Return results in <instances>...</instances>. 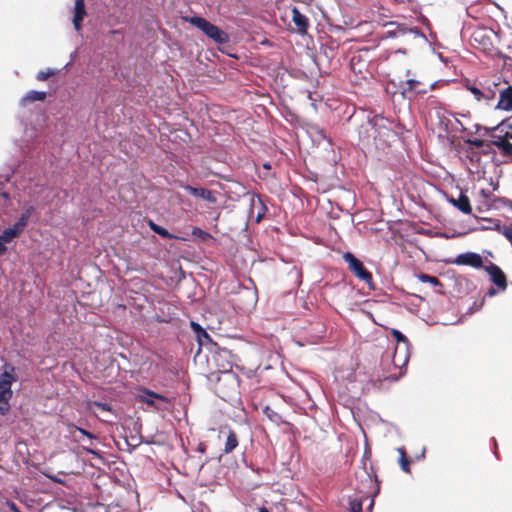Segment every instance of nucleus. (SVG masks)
Returning <instances> with one entry per match:
<instances>
[{
    "instance_id": "37",
    "label": "nucleus",
    "mask_w": 512,
    "mask_h": 512,
    "mask_svg": "<svg viewBox=\"0 0 512 512\" xmlns=\"http://www.w3.org/2000/svg\"><path fill=\"white\" fill-rule=\"evenodd\" d=\"M497 294V290L495 288H490L487 292V295L493 297Z\"/></svg>"
},
{
    "instance_id": "30",
    "label": "nucleus",
    "mask_w": 512,
    "mask_h": 512,
    "mask_svg": "<svg viewBox=\"0 0 512 512\" xmlns=\"http://www.w3.org/2000/svg\"><path fill=\"white\" fill-rule=\"evenodd\" d=\"M192 234H193L194 236H198V237H200V238H202V239H205L206 237H208V236H209V234H208L207 232H205V231H203L202 229L197 228V227L193 229Z\"/></svg>"
},
{
    "instance_id": "1",
    "label": "nucleus",
    "mask_w": 512,
    "mask_h": 512,
    "mask_svg": "<svg viewBox=\"0 0 512 512\" xmlns=\"http://www.w3.org/2000/svg\"><path fill=\"white\" fill-rule=\"evenodd\" d=\"M183 20L198 28L203 34L217 44H225L229 42V36L225 31L221 30L218 26L203 17L185 16L183 17Z\"/></svg>"
},
{
    "instance_id": "9",
    "label": "nucleus",
    "mask_w": 512,
    "mask_h": 512,
    "mask_svg": "<svg viewBox=\"0 0 512 512\" xmlns=\"http://www.w3.org/2000/svg\"><path fill=\"white\" fill-rule=\"evenodd\" d=\"M181 187L195 197L202 198L213 204L217 202V198L214 193L209 189L194 187L189 184H182Z\"/></svg>"
},
{
    "instance_id": "41",
    "label": "nucleus",
    "mask_w": 512,
    "mask_h": 512,
    "mask_svg": "<svg viewBox=\"0 0 512 512\" xmlns=\"http://www.w3.org/2000/svg\"><path fill=\"white\" fill-rule=\"evenodd\" d=\"M198 451H199V452H201V453H204V452H205V446H204V444H202V443H201V444H199V446H198Z\"/></svg>"
},
{
    "instance_id": "8",
    "label": "nucleus",
    "mask_w": 512,
    "mask_h": 512,
    "mask_svg": "<svg viewBox=\"0 0 512 512\" xmlns=\"http://www.w3.org/2000/svg\"><path fill=\"white\" fill-rule=\"evenodd\" d=\"M493 145L500 149L504 156L512 157V133L506 132L503 136H493Z\"/></svg>"
},
{
    "instance_id": "34",
    "label": "nucleus",
    "mask_w": 512,
    "mask_h": 512,
    "mask_svg": "<svg viewBox=\"0 0 512 512\" xmlns=\"http://www.w3.org/2000/svg\"><path fill=\"white\" fill-rule=\"evenodd\" d=\"M500 87H503V83H493V88L491 87V92H496V95L498 94V89Z\"/></svg>"
},
{
    "instance_id": "24",
    "label": "nucleus",
    "mask_w": 512,
    "mask_h": 512,
    "mask_svg": "<svg viewBox=\"0 0 512 512\" xmlns=\"http://www.w3.org/2000/svg\"><path fill=\"white\" fill-rule=\"evenodd\" d=\"M55 74H56V70L51 69V68H48V69H47V70H45V71H43V70H42V71H39V72L37 73L36 78H37V80H39V81H45V80H47L48 78H50L51 76H53V75H55Z\"/></svg>"
},
{
    "instance_id": "28",
    "label": "nucleus",
    "mask_w": 512,
    "mask_h": 512,
    "mask_svg": "<svg viewBox=\"0 0 512 512\" xmlns=\"http://www.w3.org/2000/svg\"><path fill=\"white\" fill-rule=\"evenodd\" d=\"M362 502L354 499L350 501V512H362Z\"/></svg>"
},
{
    "instance_id": "39",
    "label": "nucleus",
    "mask_w": 512,
    "mask_h": 512,
    "mask_svg": "<svg viewBox=\"0 0 512 512\" xmlns=\"http://www.w3.org/2000/svg\"><path fill=\"white\" fill-rule=\"evenodd\" d=\"M397 451L399 452L400 457L406 456V451L404 447L397 448Z\"/></svg>"
},
{
    "instance_id": "5",
    "label": "nucleus",
    "mask_w": 512,
    "mask_h": 512,
    "mask_svg": "<svg viewBox=\"0 0 512 512\" xmlns=\"http://www.w3.org/2000/svg\"><path fill=\"white\" fill-rule=\"evenodd\" d=\"M484 269L490 276V280L499 288V290L505 291L507 288V278L500 267L490 262L488 265L484 266Z\"/></svg>"
},
{
    "instance_id": "14",
    "label": "nucleus",
    "mask_w": 512,
    "mask_h": 512,
    "mask_svg": "<svg viewBox=\"0 0 512 512\" xmlns=\"http://www.w3.org/2000/svg\"><path fill=\"white\" fill-rule=\"evenodd\" d=\"M449 202L464 214H470L472 212L470 200L464 194H460L457 199L451 198Z\"/></svg>"
},
{
    "instance_id": "18",
    "label": "nucleus",
    "mask_w": 512,
    "mask_h": 512,
    "mask_svg": "<svg viewBox=\"0 0 512 512\" xmlns=\"http://www.w3.org/2000/svg\"><path fill=\"white\" fill-rule=\"evenodd\" d=\"M149 227L154 233L158 234L159 236H161L165 239L175 238V236L172 235L167 229L157 225L156 223H154L151 220L149 221Z\"/></svg>"
},
{
    "instance_id": "3",
    "label": "nucleus",
    "mask_w": 512,
    "mask_h": 512,
    "mask_svg": "<svg viewBox=\"0 0 512 512\" xmlns=\"http://www.w3.org/2000/svg\"><path fill=\"white\" fill-rule=\"evenodd\" d=\"M343 259L357 278L363 280L369 285V287H372V274L364 267L363 263L358 258H356L351 252H346L343 255Z\"/></svg>"
},
{
    "instance_id": "29",
    "label": "nucleus",
    "mask_w": 512,
    "mask_h": 512,
    "mask_svg": "<svg viewBox=\"0 0 512 512\" xmlns=\"http://www.w3.org/2000/svg\"><path fill=\"white\" fill-rule=\"evenodd\" d=\"M468 90L473 94L477 101H482V90L475 86H468Z\"/></svg>"
},
{
    "instance_id": "17",
    "label": "nucleus",
    "mask_w": 512,
    "mask_h": 512,
    "mask_svg": "<svg viewBox=\"0 0 512 512\" xmlns=\"http://www.w3.org/2000/svg\"><path fill=\"white\" fill-rule=\"evenodd\" d=\"M21 233L14 227L6 228L0 234V241L4 244L11 243L16 237H18Z\"/></svg>"
},
{
    "instance_id": "13",
    "label": "nucleus",
    "mask_w": 512,
    "mask_h": 512,
    "mask_svg": "<svg viewBox=\"0 0 512 512\" xmlns=\"http://www.w3.org/2000/svg\"><path fill=\"white\" fill-rule=\"evenodd\" d=\"M35 213V207L29 205L25 208L24 212L19 217L18 221L13 225L20 233H22L27 226L31 216Z\"/></svg>"
},
{
    "instance_id": "23",
    "label": "nucleus",
    "mask_w": 512,
    "mask_h": 512,
    "mask_svg": "<svg viewBox=\"0 0 512 512\" xmlns=\"http://www.w3.org/2000/svg\"><path fill=\"white\" fill-rule=\"evenodd\" d=\"M191 328L193 329V331L197 334V337L199 340H201V337H204L206 339H209V335L207 334V332L201 327L200 324L192 321L191 322Z\"/></svg>"
},
{
    "instance_id": "42",
    "label": "nucleus",
    "mask_w": 512,
    "mask_h": 512,
    "mask_svg": "<svg viewBox=\"0 0 512 512\" xmlns=\"http://www.w3.org/2000/svg\"><path fill=\"white\" fill-rule=\"evenodd\" d=\"M260 512H269L267 508L263 507L260 509Z\"/></svg>"
},
{
    "instance_id": "47",
    "label": "nucleus",
    "mask_w": 512,
    "mask_h": 512,
    "mask_svg": "<svg viewBox=\"0 0 512 512\" xmlns=\"http://www.w3.org/2000/svg\"><path fill=\"white\" fill-rule=\"evenodd\" d=\"M509 127L512 129V123H511V124H509Z\"/></svg>"
},
{
    "instance_id": "20",
    "label": "nucleus",
    "mask_w": 512,
    "mask_h": 512,
    "mask_svg": "<svg viewBox=\"0 0 512 512\" xmlns=\"http://www.w3.org/2000/svg\"><path fill=\"white\" fill-rule=\"evenodd\" d=\"M67 428H68V431L70 433L71 436L74 435V431H78L80 432L83 436H86L88 439L90 440H93V439H96V435H94L93 433L81 428V427H78L76 426L75 424L73 423H69L67 424Z\"/></svg>"
},
{
    "instance_id": "35",
    "label": "nucleus",
    "mask_w": 512,
    "mask_h": 512,
    "mask_svg": "<svg viewBox=\"0 0 512 512\" xmlns=\"http://www.w3.org/2000/svg\"><path fill=\"white\" fill-rule=\"evenodd\" d=\"M147 394L154 399H163V397L155 392L147 391Z\"/></svg>"
},
{
    "instance_id": "44",
    "label": "nucleus",
    "mask_w": 512,
    "mask_h": 512,
    "mask_svg": "<svg viewBox=\"0 0 512 512\" xmlns=\"http://www.w3.org/2000/svg\"><path fill=\"white\" fill-rule=\"evenodd\" d=\"M373 504H374V503H373V500H371L370 505H369V509H372Z\"/></svg>"
},
{
    "instance_id": "46",
    "label": "nucleus",
    "mask_w": 512,
    "mask_h": 512,
    "mask_svg": "<svg viewBox=\"0 0 512 512\" xmlns=\"http://www.w3.org/2000/svg\"><path fill=\"white\" fill-rule=\"evenodd\" d=\"M424 454H425V448H424V449H423V451H422V455H421V457H424Z\"/></svg>"
},
{
    "instance_id": "25",
    "label": "nucleus",
    "mask_w": 512,
    "mask_h": 512,
    "mask_svg": "<svg viewBox=\"0 0 512 512\" xmlns=\"http://www.w3.org/2000/svg\"><path fill=\"white\" fill-rule=\"evenodd\" d=\"M93 407H97L103 411H111V406L106 402L93 401L88 404V408L92 410Z\"/></svg>"
},
{
    "instance_id": "33",
    "label": "nucleus",
    "mask_w": 512,
    "mask_h": 512,
    "mask_svg": "<svg viewBox=\"0 0 512 512\" xmlns=\"http://www.w3.org/2000/svg\"><path fill=\"white\" fill-rule=\"evenodd\" d=\"M469 143L477 148H480L483 146V141L480 140V139H474V140H470Z\"/></svg>"
},
{
    "instance_id": "4",
    "label": "nucleus",
    "mask_w": 512,
    "mask_h": 512,
    "mask_svg": "<svg viewBox=\"0 0 512 512\" xmlns=\"http://www.w3.org/2000/svg\"><path fill=\"white\" fill-rule=\"evenodd\" d=\"M16 380L15 368L11 364H5L0 374V396L12 394L11 385Z\"/></svg>"
},
{
    "instance_id": "32",
    "label": "nucleus",
    "mask_w": 512,
    "mask_h": 512,
    "mask_svg": "<svg viewBox=\"0 0 512 512\" xmlns=\"http://www.w3.org/2000/svg\"><path fill=\"white\" fill-rule=\"evenodd\" d=\"M8 508L13 512H21L18 506L13 501H8L7 503Z\"/></svg>"
},
{
    "instance_id": "10",
    "label": "nucleus",
    "mask_w": 512,
    "mask_h": 512,
    "mask_svg": "<svg viewBox=\"0 0 512 512\" xmlns=\"http://www.w3.org/2000/svg\"><path fill=\"white\" fill-rule=\"evenodd\" d=\"M292 21L299 34L304 35L307 33L309 27L308 18L302 14L297 7L292 8Z\"/></svg>"
},
{
    "instance_id": "26",
    "label": "nucleus",
    "mask_w": 512,
    "mask_h": 512,
    "mask_svg": "<svg viewBox=\"0 0 512 512\" xmlns=\"http://www.w3.org/2000/svg\"><path fill=\"white\" fill-rule=\"evenodd\" d=\"M482 93H483L482 100L485 101L487 104L490 101L494 100L496 97V92H491V86L482 90Z\"/></svg>"
},
{
    "instance_id": "45",
    "label": "nucleus",
    "mask_w": 512,
    "mask_h": 512,
    "mask_svg": "<svg viewBox=\"0 0 512 512\" xmlns=\"http://www.w3.org/2000/svg\"><path fill=\"white\" fill-rule=\"evenodd\" d=\"M147 403H148V404H152V403H153V400H147Z\"/></svg>"
},
{
    "instance_id": "38",
    "label": "nucleus",
    "mask_w": 512,
    "mask_h": 512,
    "mask_svg": "<svg viewBox=\"0 0 512 512\" xmlns=\"http://www.w3.org/2000/svg\"><path fill=\"white\" fill-rule=\"evenodd\" d=\"M267 415H268V417H269L270 419H272V420H276V419H278V418H279V415H278L277 413L273 412V411L271 412V414H268V413H267Z\"/></svg>"
},
{
    "instance_id": "15",
    "label": "nucleus",
    "mask_w": 512,
    "mask_h": 512,
    "mask_svg": "<svg viewBox=\"0 0 512 512\" xmlns=\"http://www.w3.org/2000/svg\"><path fill=\"white\" fill-rule=\"evenodd\" d=\"M420 82L416 79H407L401 82L400 87L402 88L401 94L404 98H410V93L416 91Z\"/></svg>"
},
{
    "instance_id": "2",
    "label": "nucleus",
    "mask_w": 512,
    "mask_h": 512,
    "mask_svg": "<svg viewBox=\"0 0 512 512\" xmlns=\"http://www.w3.org/2000/svg\"><path fill=\"white\" fill-rule=\"evenodd\" d=\"M392 335L396 339L398 345L399 344L403 345L402 351L400 350L401 348L399 346L396 347L395 353L393 356L394 365L399 368H402V367L406 366V364L408 363V360H409L408 349H409L410 343H409V340L407 339V337L399 330L393 329Z\"/></svg>"
},
{
    "instance_id": "43",
    "label": "nucleus",
    "mask_w": 512,
    "mask_h": 512,
    "mask_svg": "<svg viewBox=\"0 0 512 512\" xmlns=\"http://www.w3.org/2000/svg\"><path fill=\"white\" fill-rule=\"evenodd\" d=\"M406 76H410L411 75V70H406V73H405Z\"/></svg>"
},
{
    "instance_id": "36",
    "label": "nucleus",
    "mask_w": 512,
    "mask_h": 512,
    "mask_svg": "<svg viewBox=\"0 0 512 512\" xmlns=\"http://www.w3.org/2000/svg\"><path fill=\"white\" fill-rule=\"evenodd\" d=\"M7 251L6 244L0 241V256L3 255Z\"/></svg>"
},
{
    "instance_id": "21",
    "label": "nucleus",
    "mask_w": 512,
    "mask_h": 512,
    "mask_svg": "<svg viewBox=\"0 0 512 512\" xmlns=\"http://www.w3.org/2000/svg\"><path fill=\"white\" fill-rule=\"evenodd\" d=\"M418 279H419V281H420V282H422V283H430V284H432L433 286H439V285H441V283H440V281H439V279H438L437 277H435V276H431V275H428V274H424V273H422V274H420V275L418 276Z\"/></svg>"
},
{
    "instance_id": "27",
    "label": "nucleus",
    "mask_w": 512,
    "mask_h": 512,
    "mask_svg": "<svg viewBox=\"0 0 512 512\" xmlns=\"http://www.w3.org/2000/svg\"><path fill=\"white\" fill-rule=\"evenodd\" d=\"M399 463H400L401 469L404 472H406V473L410 472V461L407 458V456L399 457Z\"/></svg>"
},
{
    "instance_id": "16",
    "label": "nucleus",
    "mask_w": 512,
    "mask_h": 512,
    "mask_svg": "<svg viewBox=\"0 0 512 512\" xmlns=\"http://www.w3.org/2000/svg\"><path fill=\"white\" fill-rule=\"evenodd\" d=\"M238 446V438L234 431L228 429L227 438L224 445V453H231Z\"/></svg>"
},
{
    "instance_id": "22",
    "label": "nucleus",
    "mask_w": 512,
    "mask_h": 512,
    "mask_svg": "<svg viewBox=\"0 0 512 512\" xmlns=\"http://www.w3.org/2000/svg\"><path fill=\"white\" fill-rule=\"evenodd\" d=\"M12 397V394H8L5 396H0V414L5 415L10 408L9 400Z\"/></svg>"
},
{
    "instance_id": "19",
    "label": "nucleus",
    "mask_w": 512,
    "mask_h": 512,
    "mask_svg": "<svg viewBox=\"0 0 512 512\" xmlns=\"http://www.w3.org/2000/svg\"><path fill=\"white\" fill-rule=\"evenodd\" d=\"M256 204H258V212L256 215V222L259 223L263 219L267 208L259 197H257V199H252V201H251L252 209L256 206Z\"/></svg>"
},
{
    "instance_id": "11",
    "label": "nucleus",
    "mask_w": 512,
    "mask_h": 512,
    "mask_svg": "<svg viewBox=\"0 0 512 512\" xmlns=\"http://www.w3.org/2000/svg\"><path fill=\"white\" fill-rule=\"evenodd\" d=\"M86 16L84 0H75L73 25L76 31H80L81 23Z\"/></svg>"
},
{
    "instance_id": "6",
    "label": "nucleus",
    "mask_w": 512,
    "mask_h": 512,
    "mask_svg": "<svg viewBox=\"0 0 512 512\" xmlns=\"http://www.w3.org/2000/svg\"><path fill=\"white\" fill-rule=\"evenodd\" d=\"M499 100L495 105V109L503 111L512 110V86L507 82H503V87L498 89Z\"/></svg>"
},
{
    "instance_id": "40",
    "label": "nucleus",
    "mask_w": 512,
    "mask_h": 512,
    "mask_svg": "<svg viewBox=\"0 0 512 512\" xmlns=\"http://www.w3.org/2000/svg\"><path fill=\"white\" fill-rule=\"evenodd\" d=\"M8 180H9L8 176L0 175V184H2L4 181H8Z\"/></svg>"
},
{
    "instance_id": "7",
    "label": "nucleus",
    "mask_w": 512,
    "mask_h": 512,
    "mask_svg": "<svg viewBox=\"0 0 512 512\" xmlns=\"http://www.w3.org/2000/svg\"><path fill=\"white\" fill-rule=\"evenodd\" d=\"M454 263L457 265H464V266H471L474 268H481L483 267V260L482 257L474 252H466L459 254L455 260Z\"/></svg>"
},
{
    "instance_id": "31",
    "label": "nucleus",
    "mask_w": 512,
    "mask_h": 512,
    "mask_svg": "<svg viewBox=\"0 0 512 512\" xmlns=\"http://www.w3.org/2000/svg\"><path fill=\"white\" fill-rule=\"evenodd\" d=\"M83 449L89 453V454H92V455H95V456H100L99 452L93 448H91V445H88V446H84Z\"/></svg>"
},
{
    "instance_id": "48",
    "label": "nucleus",
    "mask_w": 512,
    "mask_h": 512,
    "mask_svg": "<svg viewBox=\"0 0 512 512\" xmlns=\"http://www.w3.org/2000/svg\"><path fill=\"white\" fill-rule=\"evenodd\" d=\"M511 208H512V202H511Z\"/></svg>"
},
{
    "instance_id": "12",
    "label": "nucleus",
    "mask_w": 512,
    "mask_h": 512,
    "mask_svg": "<svg viewBox=\"0 0 512 512\" xmlns=\"http://www.w3.org/2000/svg\"><path fill=\"white\" fill-rule=\"evenodd\" d=\"M46 97L47 93L45 91L30 90L20 99L19 103L20 106L25 107L32 102H42L46 99Z\"/></svg>"
}]
</instances>
